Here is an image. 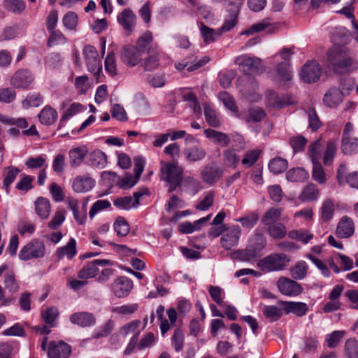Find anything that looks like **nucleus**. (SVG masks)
Listing matches in <instances>:
<instances>
[{
	"label": "nucleus",
	"mask_w": 358,
	"mask_h": 358,
	"mask_svg": "<svg viewBox=\"0 0 358 358\" xmlns=\"http://www.w3.org/2000/svg\"><path fill=\"white\" fill-rule=\"evenodd\" d=\"M83 105L79 103H73L71 104V106L66 110L64 115L62 116L58 126V129H60L68 120L83 110Z\"/></svg>",
	"instance_id": "obj_41"
},
{
	"label": "nucleus",
	"mask_w": 358,
	"mask_h": 358,
	"mask_svg": "<svg viewBox=\"0 0 358 358\" xmlns=\"http://www.w3.org/2000/svg\"><path fill=\"white\" fill-rule=\"evenodd\" d=\"M323 148V141L320 138L312 142L308 145L307 154L312 163L320 162Z\"/></svg>",
	"instance_id": "obj_30"
},
{
	"label": "nucleus",
	"mask_w": 358,
	"mask_h": 358,
	"mask_svg": "<svg viewBox=\"0 0 358 358\" xmlns=\"http://www.w3.org/2000/svg\"><path fill=\"white\" fill-rule=\"evenodd\" d=\"M205 136L213 143L220 144L222 146H227L230 143V138L227 134L212 129L204 130Z\"/></svg>",
	"instance_id": "obj_26"
},
{
	"label": "nucleus",
	"mask_w": 358,
	"mask_h": 358,
	"mask_svg": "<svg viewBox=\"0 0 358 358\" xmlns=\"http://www.w3.org/2000/svg\"><path fill=\"white\" fill-rule=\"evenodd\" d=\"M319 195V189L317 186L313 183H310L303 188L299 198L302 201H311L317 200Z\"/></svg>",
	"instance_id": "obj_34"
},
{
	"label": "nucleus",
	"mask_w": 358,
	"mask_h": 358,
	"mask_svg": "<svg viewBox=\"0 0 358 358\" xmlns=\"http://www.w3.org/2000/svg\"><path fill=\"white\" fill-rule=\"evenodd\" d=\"M113 227L117 235L119 236H124L127 235L130 231L129 223L122 217L117 218L114 222Z\"/></svg>",
	"instance_id": "obj_52"
},
{
	"label": "nucleus",
	"mask_w": 358,
	"mask_h": 358,
	"mask_svg": "<svg viewBox=\"0 0 358 358\" xmlns=\"http://www.w3.org/2000/svg\"><path fill=\"white\" fill-rule=\"evenodd\" d=\"M4 7L14 13H20L25 9V4L22 0H5Z\"/></svg>",
	"instance_id": "obj_57"
},
{
	"label": "nucleus",
	"mask_w": 358,
	"mask_h": 358,
	"mask_svg": "<svg viewBox=\"0 0 358 358\" xmlns=\"http://www.w3.org/2000/svg\"><path fill=\"white\" fill-rule=\"evenodd\" d=\"M95 185V180L87 176H78L72 182V188L77 193H85L90 191Z\"/></svg>",
	"instance_id": "obj_18"
},
{
	"label": "nucleus",
	"mask_w": 358,
	"mask_h": 358,
	"mask_svg": "<svg viewBox=\"0 0 358 358\" xmlns=\"http://www.w3.org/2000/svg\"><path fill=\"white\" fill-rule=\"evenodd\" d=\"M266 117L264 110L259 107H252L249 109L248 122H258L262 121Z\"/></svg>",
	"instance_id": "obj_60"
},
{
	"label": "nucleus",
	"mask_w": 358,
	"mask_h": 358,
	"mask_svg": "<svg viewBox=\"0 0 358 358\" xmlns=\"http://www.w3.org/2000/svg\"><path fill=\"white\" fill-rule=\"evenodd\" d=\"M199 29L203 41L206 44L215 41L221 34L220 30L215 31L213 29L206 26L203 22L200 23Z\"/></svg>",
	"instance_id": "obj_35"
},
{
	"label": "nucleus",
	"mask_w": 358,
	"mask_h": 358,
	"mask_svg": "<svg viewBox=\"0 0 358 358\" xmlns=\"http://www.w3.org/2000/svg\"><path fill=\"white\" fill-rule=\"evenodd\" d=\"M36 213L43 220L47 219L50 213V201L45 197H38L34 202Z\"/></svg>",
	"instance_id": "obj_27"
},
{
	"label": "nucleus",
	"mask_w": 358,
	"mask_h": 358,
	"mask_svg": "<svg viewBox=\"0 0 358 358\" xmlns=\"http://www.w3.org/2000/svg\"><path fill=\"white\" fill-rule=\"evenodd\" d=\"M236 63L242 67L245 73H259L263 71L262 60L257 57H238Z\"/></svg>",
	"instance_id": "obj_12"
},
{
	"label": "nucleus",
	"mask_w": 358,
	"mask_h": 358,
	"mask_svg": "<svg viewBox=\"0 0 358 358\" xmlns=\"http://www.w3.org/2000/svg\"><path fill=\"white\" fill-rule=\"evenodd\" d=\"M279 291L284 295L297 296L303 290L302 287L296 281L281 277L277 282Z\"/></svg>",
	"instance_id": "obj_11"
},
{
	"label": "nucleus",
	"mask_w": 358,
	"mask_h": 358,
	"mask_svg": "<svg viewBox=\"0 0 358 358\" xmlns=\"http://www.w3.org/2000/svg\"><path fill=\"white\" fill-rule=\"evenodd\" d=\"M308 178V174L303 168H292L286 173V178L292 182H303Z\"/></svg>",
	"instance_id": "obj_36"
},
{
	"label": "nucleus",
	"mask_w": 358,
	"mask_h": 358,
	"mask_svg": "<svg viewBox=\"0 0 358 358\" xmlns=\"http://www.w3.org/2000/svg\"><path fill=\"white\" fill-rule=\"evenodd\" d=\"M222 175L223 169L213 163L206 164L201 171L202 180L210 185L217 182Z\"/></svg>",
	"instance_id": "obj_7"
},
{
	"label": "nucleus",
	"mask_w": 358,
	"mask_h": 358,
	"mask_svg": "<svg viewBox=\"0 0 358 358\" xmlns=\"http://www.w3.org/2000/svg\"><path fill=\"white\" fill-rule=\"evenodd\" d=\"M224 162L227 166L236 168L239 162V157L235 151L232 150H227L223 152Z\"/></svg>",
	"instance_id": "obj_59"
},
{
	"label": "nucleus",
	"mask_w": 358,
	"mask_h": 358,
	"mask_svg": "<svg viewBox=\"0 0 358 358\" xmlns=\"http://www.w3.org/2000/svg\"><path fill=\"white\" fill-rule=\"evenodd\" d=\"M282 213V208H271L264 215L262 218V222L266 226L273 224L278 223Z\"/></svg>",
	"instance_id": "obj_33"
},
{
	"label": "nucleus",
	"mask_w": 358,
	"mask_h": 358,
	"mask_svg": "<svg viewBox=\"0 0 358 358\" xmlns=\"http://www.w3.org/2000/svg\"><path fill=\"white\" fill-rule=\"evenodd\" d=\"M208 292L210 296L215 303H217L220 306H225V302L223 300L224 292L222 288L217 286H210Z\"/></svg>",
	"instance_id": "obj_56"
},
{
	"label": "nucleus",
	"mask_w": 358,
	"mask_h": 358,
	"mask_svg": "<svg viewBox=\"0 0 358 358\" xmlns=\"http://www.w3.org/2000/svg\"><path fill=\"white\" fill-rule=\"evenodd\" d=\"M345 355L348 358H358V341L349 338L345 343Z\"/></svg>",
	"instance_id": "obj_53"
},
{
	"label": "nucleus",
	"mask_w": 358,
	"mask_h": 358,
	"mask_svg": "<svg viewBox=\"0 0 358 358\" xmlns=\"http://www.w3.org/2000/svg\"><path fill=\"white\" fill-rule=\"evenodd\" d=\"M260 151L258 150H252L248 151L241 160L242 164L246 167L252 166L258 160Z\"/></svg>",
	"instance_id": "obj_61"
},
{
	"label": "nucleus",
	"mask_w": 358,
	"mask_h": 358,
	"mask_svg": "<svg viewBox=\"0 0 358 358\" xmlns=\"http://www.w3.org/2000/svg\"><path fill=\"white\" fill-rule=\"evenodd\" d=\"M117 20L124 30L132 31L136 25V16L131 9L127 8L117 15Z\"/></svg>",
	"instance_id": "obj_20"
},
{
	"label": "nucleus",
	"mask_w": 358,
	"mask_h": 358,
	"mask_svg": "<svg viewBox=\"0 0 358 358\" xmlns=\"http://www.w3.org/2000/svg\"><path fill=\"white\" fill-rule=\"evenodd\" d=\"M71 353V346L63 341L50 343L48 350V358H68Z\"/></svg>",
	"instance_id": "obj_17"
},
{
	"label": "nucleus",
	"mask_w": 358,
	"mask_h": 358,
	"mask_svg": "<svg viewBox=\"0 0 358 358\" xmlns=\"http://www.w3.org/2000/svg\"><path fill=\"white\" fill-rule=\"evenodd\" d=\"M288 236L293 240L307 244L313 238V234L306 229L292 230L288 233Z\"/></svg>",
	"instance_id": "obj_43"
},
{
	"label": "nucleus",
	"mask_w": 358,
	"mask_h": 358,
	"mask_svg": "<svg viewBox=\"0 0 358 358\" xmlns=\"http://www.w3.org/2000/svg\"><path fill=\"white\" fill-rule=\"evenodd\" d=\"M141 51L134 45H127L122 50L121 58L124 63L130 66H135L142 59Z\"/></svg>",
	"instance_id": "obj_14"
},
{
	"label": "nucleus",
	"mask_w": 358,
	"mask_h": 358,
	"mask_svg": "<svg viewBox=\"0 0 358 358\" xmlns=\"http://www.w3.org/2000/svg\"><path fill=\"white\" fill-rule=\"evenodd\" d=\"M7 170L8 171L4 177L3 185L6 192H8L10 185L16 179L20 171L18 168L12 166H8Z\"/></svg>",
	"instance_id": "obj_55"
},
{
	"label": "nucleus",
	"mask_w": 358,
	"mask_h": 358,
	"mask_svg": "<svg viewBox=\"0 0 358 358\" xmlns=\"http://www.w3.org/2000/svg\"><path fill=\"white\" fill-rule=\"evenodd\" d=\"M223 234L221 236L222 246H234L238 243L241 229L238 225L223 224Z\"/></svg>",
	"instance_id": "obj_5"
},
{
	"label": "nucleus",
	"mask_w": 358,
	"mask_h": 358,
	"mask_svg": "<svg viewBox=\"0 0 358 358\" xmlns=\"http://www.w3.org/2000/svg\"><path fill=\"white\" fill-rule=\"evenodd\" d=\"M336 178L340 185L348 184L351 187L358 189V172L348 174L345 164H341L339 166Z\"/></svg>",
	"instance_id": "obj_15"
},
{
	"label": "nucleus",
	"mask_w": 358,
	"mask_h": 358,
	"mask_svg": "<svg viewBox=\"0 0 358 358\" xmlns=\"http://www.w3.org/2000/svg\"><path fill=\"white\" fill-rule=\"evenodd\" d=\"M308 268V266L306 262L299 261L290 268L291 276L295 280H301L306 277Z\"/></svg>",
	"instance_id": "obj_42"
},
{
	"label": "nucleus",
	"mask_w": 358,
	"mask_h": 358,
	"mask_svg": "<svg viewBox=\"0 0 358 358\" xmlns=\"http://www.w3.org/2000/svg\"><path fill=\"white\" fill-rule=\"evenodd\" d=\"M152 41V33L149 31H146L138 38L136 47L138 48V49L141 51V53L143 54L148 46L151 44Z\"/></svg>",
	"instance_id": "obj_64"
},
{
	"label": "nucleus",
	"mask_w": 358,
	"mask_h": 358,
	"mask_svg": "<svg viewBox=\"0 0 358 358\" xmlns=\"http://www.w3.org/2000/svg\"><path fill=\"white\" fill-rule=\"evenodd\" d=\"M90 161L92 166L102 169L106 165L107 157L104 152L98 150L90 154Z\"/></svg>",
	"instance_id": "obj_46"
},
{
	"label": "nucleus",
	"mask_w": 358,
	"mask_h": 358,
	"mask_svg": "<svg viewBox=\"0 0 358 358\" xmlns=\"http://www.w3.org/2000/svg\"><path fill=\"white\" fill-rule=\"evenodd\" d=\"M185 335L180 329H176L171 338V344L176 352L180 351L183 348Z\"/></svg>",
	"instance_id": "obj_62"
},
{
	"label": "nucleus",
	"mask_w": 358,
	"mask_h": 358,
	"mask_svg": "<svg viewBox=\"0 0 358 358\" xmlns=\"http://www.w3.org/2000/svg\"><path fill=\"white\" fill-rule=\"evenodd\" d=\"M41 315L45 322L50 327H53L54 322L58 317L59 311L56 307H50L43 310Z\"/></svg>",
	"instance_id": "obj_54"
},
{
	"label": "nucleus",
	"mask_w": 358,
	"mask_h": 358,
	"mask_svg": "<svg viewBox=\"0 0 358 358\" xmlns=\"http://www.w3.org/2000/svg\"><path fill=\"white\" fill-rule=\"evenodd\" d=\"M264 317L271 322L279 320L282 315V310L275 306H264L262 308Z\"/></svg>",
	"instance_id": "obj_44"
},
{
	"label": "nucleus",
	"mask_w": 358,
	"mask_h": 358,
	"mask_svg": "<svg viewBox=\"0 0 358 358\" xmlns=\"http://www.w3.org/2000/svg\"><path fill=\"white\" fill-rule=\"evenodd\" d=\"M3 285L10 293H15L19 290L20 283L13 271H8L4 275Z\"/></svg>",
	"instance_id": "obj_37"
},
{
	"label": "nucleus",
	"mask_w": 358,
	"mask_h": 358,
	"mask_svg": "<svg viewBox=\"0 0 358 358\" xmlns=\"http://www.w3.org/2000/svg\"><path fill=\"white\" fill-rule=\"evenodd\" d=\"M288 167V162L282 157H278L270 160L268 169L273 174L277 175L284 172Z\"/></svg>",
	"instance_id": "obj_39"
},
{
	"label": "nucleus",
	"mask_w": 358,
	"mask_h": 358,
	"mask_svg": "<svg viewBox=\"0 0 358 358\" xmlns=\"http://www.w3.org/2000/svg\"><path fill=\"white\" fill-rule=\"evenodd\" d=\"M0 122L5 124L15 125L18 128L24 129L28 127V122L24 117H10L0 114Z\"/></svg>",
	"instance_id": "obj_48"
},
{
	"label": "nucleus",
	"mask_w": 358,
	"mask_h": 358,
	"mask_svg": "<svg viewBox=\"0 0 358 358\" xmlns=\"http://www.w3.org/2000/svg\"><path fill=\"white\" fill-rule=\"evenodd\" d=\"M312 178L319 184H324L327 181L326 173L320 162L313 163Z\"/></svg>",
	"instance_id": "obj_49"
},
{
	"label": "nucleus",
	"mask_w": 358,
	"mask_h": 358,
	"mask_svg": "<svg viewBox=\"0 0 358 358\" xmlns=\"http://www.w3.org/2000/svg\"><path fill=\"white\" fill-rule=\"evenodd\" d=\"M43 103V96L38 92L29 93L23 101L22 105L25 108L38 107Z\"/></svg>",
	"instance_id": "obj_45"
},
{
	"label": "nucleus",
	"mask_w": 358,
	"mask_h": 358,
	"mask_svg": "<svg viewBox=\"0 0 358 358\" xmlns=\"http://www.w3.org/2000/svg\"><path fill=\"white\" fill-rule=\"evenodd\" d=\"M133 286L131 280L125 276H120L113 281L111 289L117 297L123 298L128 296Z\"/></svg>",
	"instance_id": "obj_10"
},
{
	"label": "nucleus",
	"mask_w": 358,
	"mask_h": 358,
	"mask_svg": "<svg viewBox=\"0 0 358 358\" xmlns=\"http://www.w3.org/2000/svg\"><path fill=\"white\" fill-rule=\"evenodd\" d=\"M322 75L320 65L314 61L307 62L303 66L300 76L304 83H312L317 81Z\"/></svg>",
	"instance_id": "obj_4"
},
{
	"label": "nucleus",
	"mask_w": 358,
	"mask_h": 358,
	"mask_svg": "<svg viewBox=\"0 0 358 358\" xmlns=\"http://www.w3.org/2000/svg\"><path fill=\"white\" fill-rule=\"evenodd\" d=\"M243 3V0H229L227 8L228 12L229 13V18L225 20L220 29V31H228L236 25L240 8Z\"/></svg>",
	"instance_id": "obj_8"
},
{
	"label": "nucleus",
	"mask_w": 358,
	"mask_h": 358,
	"mask_svg": "<svg viewBox=\"0 0 358 358\" xmlns=\"http://www.w3.org/2000/svg\"><path fill=\"white\" fill-rule=\"evenodd\" d=\"M204 115L207 123L212 127H218L220 125V120L216 112L210 106H204Z\"/></svg>",
	"instance_id": "obj_50"
},
{
	"label": "nucleus",
	"mask_w": 358,
	"mask_h": 358,
	"mask_svg": "<svg viewBox=\"0 0 358 358\" xmlns=\"http://www.w3.org/2000/svg\"><path fill=\"white\" fill-rule=\"evenodd\" d=\"M307 143L308 140L302 135L292 136L289 141V143L292 148L294 154L303 152Z\"/></svg>",
	"instance_id": "obj_47"
},
{
	"label": "nucleus",
	"mask_w": 358,
	"mask_h": 358,
	"mask_svg": "<svg viewBox=\"0 0 358 358\" xmlns=\"http://www.w3.org/2000/svg\"><path fill=\"white\" fill-rule=\"evenodd\" d=\"M262 248H245L239 249L231 253V257L234 260L250 262L262 257Z\"/></svg>",
	"instance_id": "obj_13"
},
{
	"label": "nucleus",
	"mask_w": 358,
	"mask_h": 358,
	"mask_svg": "<svg viewBox=\"0 0 358 358\" xmlns=\"http://www.w3.org/2000/svg\"><path fill=\"white\" fill-rule=\"evenodd\" d=\"M34 80L33 73L28 69H22L13 74L10 84L15 88L27 89Z\"/></svg>",
	"instance_id": "obj_9"
},
{
	"label": "nucleus",
	"mask_w": 358,
	"mask_h": 358,
	"mask_svg": "<svg viewBox=\"0 0 358 358\" xmlns=\"http://www.w3.org/2000/svg\"><path fill=\"white\" fill-rule=\"evenodd\" d=\"M160 172L161 179L169 185V192L181 185L183 169L177 162H161Z\"/></svg>",
	"instance_id": "obj_2"
},
{
	"label": "nucleus",
	"mask_w": 358,
	"mask_h": 358,
	"mask_svg": "<svg viewBox=\"0 0 358 358\" xmlns=\"http://www.w3.org/2000/svg\"><path fill=\"white\" fill-rule=\"evenodd\" d=\"M327 59L333 71L336 73L348 71L352 65V59L345 45H334L327 52Z\"/></svg>",
	"instance_id": "obj_1"
},
{
	"label": "nucleus",
	"mask_w": 358,
	"mask_h": 358,
	"mask_svg": "<svg viewBox=\"0 0 358 358\" xmlns=\"http://www.w3.org/2000/svg\"><path fill=\"white\" fill-rule=\"evenodd\" d=\"M185 159L189 163H194L203 160L207 152L204 148L199 145H192L183 150Z\"/></svg>",
	"instance_id": "obj_16"
},
{
	"label": "nucleus",
	"mask_w": 358,
	"mask_h": 358,
	"mask_svg": "<svg viewBox=\"0 0 358 358\" xmlns=\"http://www.w3.org/2000/svg\"><path fill=\"white\" fill-rule=\"evenodd\" d=\"M343 94L341 90L336 87L329 89L323 98L324 103L329 108H335L342 101Z\"/></svg>",
	"instance_id": "obj_22"
},
{
	"label": "nucleus",
	"mask_w": 358,
	"mask_h": 358,
	"mask_svg": "<svg viewBox=\"0 0 358 358\" xmlns=\"http://www.w3.org/2000/svg\"><path fill=\"white\" fill-rule=\"evenodd\" d=\"M336 152V145L333 141L328 142L324 152L323 162L324 165L329 166L332 164Z\"/></svg>",
	"instance_id": "obj_58"
},
{
	"label": "nucleus",
	"mask_w": 358,
	"mask_h": 358,
	"mask_svg": "<svg viewBox=\"0 0 358 358\" xmlns=\"http://www.w3.org/2000/svg\"><path fill=\"white\" fill-rule=\"evenodd\" d=\"M70 321L71 323L81 327H87L95 325L96 320L91 313L78 312L70 316Z\"/></svg>",
	"instance_id": "obj_19"
},
{
	"label": "nucleus",
	"mask_w": 358,
	"mask_h": 358,
	"mask_svg": "<svg viewBox=\"0 0 358 358\" xmlns=\"http://www.w3.org/2000/svg\"><path fill=\"white\" fill-rule=\"evenodd\" d=\"M335 206L331 199H326L322 203L320 214L322 222H329L334 217Z\"/></svg>",
	"instance_id": "obj_25"
},
{
	"label": "nucleus",
	"mask_w": 358,
	"mask_h": 358,
	"mask_svg": "<svg viewBox=\"0 0 358 358\" xmlns=\"http://www.w3.org/2000/svg\"><path fill=\"white\" fill-rule=\"evenodd\" d=\"M290 261V257L284 253L273 254L259 260L258 266L264 272L282 270Z\"/></svg>",
	"instance_id": "obj_3"
},
{
	"label": "nucleus",
	"mask_w": 358,
	"mask_h": 358,
	"mask_svg": "<svg viewBox=\"0 0 358 358\" xmlns=\"http://www.w3.org/2000/svg\"><path fill=\"white\" fill-rule=\"evenodd\" d=\"M112 264L113 262L108 259H96L92 261L79 271L78 278L87 280V279L92 278L97 275L99 272L98 266H105Z\"/></svg>",
	"instance_id": "obj_6"
},
{
	"label": "nucleus",
	"mask_w": 358,
	"mask_h": 358,
	"mask_svg": "<svg viewBox=\"0 0 358 358\" xmlns=\"http://www.w3.org/2000/svg\"><path fill=\"white\" fill-rule=\"evenodd\" d=\"M282 304L286 313H293L298 317L305 315L308 310L307 304L303 302L286 301Z\"/></svg>",
	"instance_id": "obj_24"
},
{
	"label": "nucleus",
	"mask_w": 358,
	"mask_h": 358,
	"mask_svg": "<svg viewBox=\"0 0 358 358\" xmlns=\"http://www.w3.org/2000/svg\"><path fill=\"white\" fill-rule=\"evenodd\" d=\"M341 150L344 155H351L358 152V138L351 136L341 140Z\"/></svg>",
	"instance_id": "obj_32"
},
{
	"label": "nucleus",
	"mask_w": 358,
	"mask_h": 358,
	"mask_svg": "<svg viewBox=\"0 0 358 358\" xmlns=\"http://www.w3.org/2000/svg\"><path fill=\"white\" fill-rule=\"evenodd\" d=\"M148 57L144 62V68L146 71H153L159 65V51L157 46L152 45L148 50Z\"/></svg>",
	"instance_id": "obj_31"
},
{
	"label": "nucleus",
	"mask_w": 358,
	"mask_h": 358,
	"mask_svg": "<svg viewBox=\"0 0 358 358\" xmlns=\"http://www.w3.org/2000/svg\"><path fill=\"white\" fill-rule=\"evenodd\" d=\"M267 227L268 234L274 238L281 239L286 235V227L280 222L268 225Z\"/></svg>",
	"instance_id": "obj_51"
},
{
	"label": "nucleus",
	"mask_w": 358,
	"mask_h": 358,
	"mask_svg": "<svg viewBox=\"0 0 358 358\" xmlns=\"http://www.w3.org/2000/svg\"><path fill=\"white\" fill-rule=\"evenodd\" d=\"M87 153V149L84 146L77 147L70 150L69 152V157L71 166L75 168L80 166Z\"/></svg>",
	"instance_id": "obj_28"
},
{
	"label": "nucleus",
	"mask_w": 358,
	"mask_h": 358,
	"mask_svg": "<svg viewBox=\"0 0 358 358\" xmlns=\"http://www.w3.org/2000/svg\"><path fill=\"white\" fill-rule=\"evenodd\" d=\"M138 308V303H128L120 306L110 307V311L123 317H129L134 314Z\"/></svg>",
	"instance_id": "obj_38"
},
{
	"label": "nucleus",
	"mask_w": 358,
	"mask_h": 358,
	"mask_svg": "<svg viewBox=\"0 0 358 358\" xmlns=\"http://www.w3.org/2000/svg\"><path fill=\"white\" fill-rule=\"evenodd\" d=\"M45 254L44 248H22L19 257L22 260L43 257Z\"/></svg>",
	"instance_id": "obj_40"
},
{
	"label": "nucleus",
	"mask_w": 358,
	"mask_h": 358,
	"mask_svg": "<svg viewBox=\"0 0 358 358\" xmlns=\"http://www.w3.org/2000/svg\"><path fill=\"white\" fill-rule=\"evenodd\" d=\"M354 231L355 226L353 220L348 216H343L337 225V236L340 238H346L351 236L354 234Z\"/></svg>",
	"instance_id": "obj_21"
},
{
	"label": "nucleus",
	"mask_w": 358,
	"mask_h": 358,
	"mask_svg": "<svg viewBox=\"0 0 358 358\" xmlns=\"http://www.w3.org/2000/svg\"><path fill=\"white\" fill-rule=\"evenodd\" d=\"M209 60L210 59L208 57H203L200 59H198L197 57L192 60L185 59L181 62L176 63L175 66L178 71H182L187 68L188 71H194L207 64Z\"/></svg>",
	"instance_id": "obj_23"
},
{
	"label": "nucleus",
	"mask_w": 358,
	"mask_h": 358,
	"mask_svg": "<svg viewBox=\"0 0 358 358\" xmlns=\"http://www.w3.org/2000/svg\"><path fill=\"white\" fill-rule=\"evenodd\" d=\"M41 124L44 125H51L57 120V112L50 106H45L38 115Z\"/></svg>",
	"instance_id": "obj_29"
},
{
	"label": "nucleus",
	"mask_w": 358,
	"mask_h": 358,
	"mask_svg": "<svg viewBox=\"0 0 358 358\" xmlns=\"http://www.w3.org/2000/svg\"><path fill=\"white\" fill-rule=\"evenodd\" d=\"M306 113L308 118L309 128H310L313 131L317 130L321 126V122L315 108L310 107L308 108Z\"/></svg>",
	"instance_id": "obj_63"
}]
</instances>
